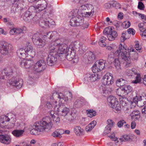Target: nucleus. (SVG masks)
<instances>
[{
  "instance_id": "obj_2",
  "label": "nucleus",
  "mask_w": 146,
  "mask_h": 146,
  "mask_svg": "<svg viewBox=\"0 0 146 146\" xmlns=\"http://www.w3.org/2000/svg\"><path fill=\"white\" fill-rule=\"evenodd\" d=\"M119 49L115 52V53L111 52L108 56V61L111 62L116 58L115 55L117 54L119 57H121L126 62V66L127 67L130 66V57L128 53L126 52V48L125 46L120 44L119 47Z\"/></svg>"
},
{
  "instance_id": "obj_51",
  "label": "nucleus",
  "mask_w": 146,
  "mask_h": 146,
  "mask_svg": "<svg viewBox=\"0 0 146 146\" xmlns=\"http://www.w3.org/2000/svg\"><path fill=\"white\" fill-rule=\"evenodd\" d=\"M123 110L125 113H129L131 112V109L130 108L128 107L127 106H125L123 107Z\"/></svg>"
},
{
  "instance_id": "obj_38",
  "label": "nucleus",
  "mask_w": 146,
  "mask_h": 146,
  "mask_svg": "<svg viewBox=\"0 0 146 146\" xmlns=\"http://www.w3.org/2000/svg\"><path fill=\"white\" fill-rule=\"evenodd\" d=\"M24 132V131L22 130H15L12 132V134L16 137L21 136Z\"/></svg>"
},
{
  "instance_id": "obj_45",
  "label": "nucleus",
  "mask_w": 146,
  "mask_h": 146,
  "mask_svg": "<svg viewBox=\"0 0 146 146\" xmlns=\"http://www.w3.org/2000/svg\"><path fill=\"white\" fill-rule=\"evenodd\" d=\"M77 115L74 113H72L67 117L68 120L72 121L75 119Z\"/></svg>"
},
{
  "instance_id": "obj_44",
  "label": "nucleus",
  "mask_w": 146,
  "mask_h": 146,
  "mask_svg": "<svg viewBox=\"0 0 146 146\" xmlns=\"http://www.w3.org/2000/svg\"><path fill=\"white\" fill-rule=\"evenodd\" d=\"M94 12V11H88L84 13H82L83 14V17L84 16L85 17L89 18L92 17Z\"/></svg>"
},
{
  "instance_id": "obj_18",
  "label": "nucleus",
  "mask_w": 146,
  "mask_h": 146,
  "mask_svg": "<svg viewBox=\"0 0 146 146\" xmlns=\"http://www.w3.org/2000/svg\"><path fill=\"white\" fill-rule=\"evenodd\" d=\"M33 64V61L32 60H27L24 59L21 60L20 65L22 67L25 68H29Z\"/></svg>"
},
{
  "instance_id": "obj_3",
  "label": "nucleus",
  "mask_w": 146,
  "mask_h": 146,
  "mask_svg": "<svg viewBox=\"0 0 146 146\" xmlns=\"http://www.w3.org/2000/svg\"><path fill=\"white\" fill-rule=\"evenodd\" d=\"M52 124L50 117H46L43 120L35 123L33 126V129L30 131L32 134L36 135L38 132H43L46 129H50L52 126Z\"/></svg>"
},
{
  "instance_id": "obj_25",
  "label": "nucleus",
  "mask_w": 146,
  "mask_h": 146,
  "mask_svg": "<svg viewBox=\"0 0 146 146\" xmlns=\"http://www.w3.org/2000/svg\"><path fill=\"white\" fill-rule=\"evenodd\" d=\"M118 34L117 32L113 30L111 28L108 34V35L107 37L109 40L112 41L115 40V38H116Z\"/></svg>"
},
{
  "instance_id": "obj_28",
  "label": "nucleus",
  "mask_w": 146,
  "mask_h": 146,
  "mask_svg": "<svg viewBox=\"0 0 146 146\" xmlns=\"http://www.w3.org/2000/svg\"><path fill=\"white\" fill-rule=\"evenodd\" d=\"M140 113L139 111L135 110L130 114L131 118L134 120H138L140 117Z\"/></svg>"
},
{
  "instance_id": "obj_53",
  "label": "nucleus",
  "mask_w": 146,
  "mask_h": 146,
  "mask_svg": "<svg viewBox=\"0 0 146 146\" xmlns=\"http://www.w3.org/2000/svg\"><path fill=\"white\" fill-rule=\"evenodd\" d=\"M112 6L113 7L116 9H120L121 6L119 4L117 1H115L112 3Z\"/></svg>"
},
{
  "instance_id": "obj_24",
  "label": "nucleus",
  "mask_w": 146,
  "mask_h": 146,
  "mask_svg": "<svg viewBox=\"0 0 146 146\" xmlns=\"http://www.w3.org/2000/svg\"><path fill=\"white\" fill-rule=\"evenodd\" d=\"M85 100L83 98H81L76 100L74 102L73 108L76 109L81 107L84 104Z\"/></svg>"
},
{
  "instance_id": "obj_19",
  "label": "nucleus",
  "mask_w": 146,
  "mask_h": 146,
  "mask_svg": "<svg viewBox=\"0 0 146 146\" xmlns=\"http://www.w3.org/2000/svg\"><path fill=\"white\" fill-rule=\"evenodd\" d=\"M108 125H107L104 132V134L106 135L109 133L111 131V128L112 127L114 124L111 119H108L107 120Z\"/></svg>"
},
{
  "instance_id": "obj_14",
  "label": "nucleus",
  "mask_w": 146,
  "mask_h": 146,
  "mask_svg": "<svg viewBox=\"0 0 146 146\" xmlns=\"http://www.w3.org/2000/svg\"><path fill=\"white\" fill-rule=\"evenodd\" d=\"M133 102L137 104L138 106L142 107L146 104V96H137L133 98Z\"/></svg>"
},
{
  "instance_id": "obj_17",
  "label": "nucleus",
  "mask_w": 146,
  "mask_h": 146,
  "mask_svg": "<svg viewBox=\"0 0 146 146\" xmlns=\"http://www.w3.org/2000/svg\"><path fill=\"white\" fill-rule=\"evenodd\" d=\"M95 73H88L85 75V77L84 78V83L86 84H88L90 82L94 81L96 80L95 78L96 75Z\"/></svg>"
},
{
  "instance_id": "obj_22",
  "label": "nucleus",
  "mask_w": 146,
  "mask_h": 146,
  "mask_svg": "<svg viewBox=\"0 0 146 146\" xmlns=\"http://www.w3.org/2000/svg\"><path fill=\"white\" fill-rule=\"evenodd\" d=\"M47 3L45 0H41L36 6L38 13L44 10L47 6Z\"/></svg>"
},
{
  "instance_id": "obj_35",
  "label": "nucleus",
  "mask_w": 146,
  "mask_h": 146,
  "mask_svg": "<svg viewBox=\"0 0 146 146\" xmlns=\"http://www.w3.org/2000/svg\"><path fill=\"white\" fill-rule=\"evenodd\" d=\"M96 124V121H92L86 127V130L87 131H91L94 127Z\"/></svg>"
},
{
  "instance_id": "obj_42",
  "label": "nucleus",
  "mask_w": 146,
  "mask_h": 146,
  "mask_svg": "<svg viewBox=\"0 0 146 146\" xmlns=\"http://www.w3.org/2000/svg\"><path fill=\"white\" fill-rule=\"evenodd\" d=\"M113 64L116 68L117 70L121 69L120 63L118 58H115L113 61Z\"/></svg>"
},
{
  "instance_id": "obj_6",
  "label": "nucleus",
  "mask_w": 146,
  "mask_h": 146,
  "mask_svg": "<svg viewBox=\"0 0 146 146\" xmlns=\"http://www.w3.org/2000/svg\"><path fill=\"white\" fill-rule=\"evenodd\" d=\"M78 43L76 42L74 43H72L69 46L68 51V54H66L68 46L66 49V51L65 52V56L62 57L66 58L69 61H72L73 63H75L77 62L78 61V59L77 58V57L76 56L75 52L74 50L76 48V44ZM62 57H61V58Z\"/></svg>"
},
{
  "instance_id": "obj_29",
  "label": "nucleus",
  "mask_w": 146,
  "mask_h": 146,
  "mask_svg": "<svg viewBox=\"0 0 146 146\" xmlns=\"http://www.w3.org/2000/svg\"><path fill=\"white\" fill-rule=\"evenodd\" d=\"M12 74V72H7V71L5 70H4L2 72L1 74L0 77V80L3 82L2 80L6 79V78H7L8 76Z\"/></svg>"
},
{
  "instance_id": "obj_31",
  "label": "nucleus",
  "mask_w": 146,
  "mask_h": 146,
  "mask_svg": "<svg viewBox=\"0 0 146 146\" xmlns=\"http://www.w3.org/2000/svg\"><path fill=\"white\" fill-rule=\"evenodd\" d=\"M23 32V30L21 28L13 27L11 29L9 33L11 35H13L14 34H20Z\"/></svg>"
},
{
  "instance_id": "obj_57",
  "label": "nucleus",
  "mask_w": 146,
  "mask_h": 146,
  "mask_svg": "<svg viewBox=\"0 0 146 146\" xmlns=\"http://www.w3.org/2000/svg\"><path fill=\"white\" fill-rule=\"evenodd\" d=\"M20 6H19V7L18 8L17 6V7H12L11 11V13L15 14L17 12V9H18L19 8H20Z\"/></svg>"
},
{
  "instance_id": "obj_11",
  "label": "nucleus",
  "mask_w": 146,
  "mask_h": 146,
  "mask_svg": "<svg viewBox=\"0 0 146 146\" xmlns=\"http://www.w3.org/2000/svg\"><path fill=\"white\" fill-rule=\"evenodd\" d=\"M105 61L100 60L98 62H96L93 65L92 70L94 73H97L104 69L105 66Z\"/></svg>"
},
{
  "instance_id": "obj_23",
  "label": "nucleus",
  "mask_w": 146,
  "mask_h": 146,
  "mask_svg": "<svg viewBox=\"0 0 146 146\" xmlns=\"http://www.w3.org/2000/svg\"><path fill=\"white\" fill-rule=\"evenodd\" d=\"M8 115H5L3 117H0V125L1 126H4L2 124H3L4 122L9 121L10 118L12 119L13 117H15V115L13 114L9 113L8 114Z\"/></svg>"
},
{
  "instance_id": "obj_8",
  "label": "nucleus",
  "mask_w": 146,
  "mask_h": 146,
  "mask_svg": "<svg viewBox=\"0 0 146 146\" xmlns=\"http://www.w3.org/2000/svg\"><path fill=\"white\" fill-rule=\"evenodd\" d=\"M46 67L45 62L43 60H40L37 61L33 66L32 69L33 70L32 75H29L32 78H34L36 73L44 70Z\"/></svg>"
},
{
  "instance_id": "obj_13",
  "label": "nucleus",
  "mask_w": 146,
  "mask_h": 146,
  "mask_svg": "<svg viewBox=\"0 0 146 146\" xmlns=\"http://www.w3.org/2000/svg\"><path fill=\"white\" fill-rule=\"evenodd\" d=\"M113 81L112 75L110 73H107L104 75L102 80V83L105 86L110 85L113 83Z\"/></svg>"
},
{
  "instance_id": "obj_50",
  "label": "nucleus",
  "mask_w": 146,
  "mask_h": 146,
  "mask_svg": "<svg viewBox=\"0 0 146 146\" xmlns=\"http://www.w3.org/2000/svg\"><path fill=\"white\" fill-rule=\"evenodd\" d=\"M46 20L47 23V26L49 27L50 25H54L55 24L54 22L52 19L48 18V19H46Z\"/></svg>"
},
{
  "instance_id": "obj_20",
  "label": "nucleus",
  "mask_w": 146,
  "mask_h": 146,
  "mask_svg": "<svg viewBox=\"0 0 146 146\" xmlns=\"http://www.w3.org/2000/svg\"><path fill=\"white\" fill-rule=\"evenodd\" d=\"M0 52L1 54L6 55L9 52V46L7 43L2 42L0 44Z\"/></svg>"
},
{
  "instance_id": "obj_60",
  "label": "nucleus",
  "mask_w": 146,
  "mask_h": 146,
  "mask_svg": "<svg viewBox=\"0 0 146 146\" xmlns=\"http://www.w3.org/2000/svg\"><path fill=\"white\" fill-rule=\"evenodd\" d=\"M38 33H36L33 35L32 39L34 42L37 39V38L38 37Z\"/></svg>"
},
{
  "instance_id": "obj_1",
  "label": "nucleus",
  "mask_w": 146,
  "mask_h": 146,
  "mask_svg": "<svg viewBox=\"0 0 146 146\" xmlns=\"http://www.w3.org/2000/svg\"><path fill=\"white\" fill-rule=\"evenodd\" d=\"M60 40L57 39L52 41L49 44L50 52L46 59L47 63L49 66L55 64L58 56L61 59V57L65 56L67 45L64 43L60 44Z\"/></svg>"
},
{
  "instance_id": "obj_46",
  "label": "nucleus",
  "mask_w": 146,
  "mask_h": 146,
  "mask_svg": "<svg viewBox=\"0 0 146 146\" xmlns=\"http://www.w3.org/2000/svg\"><path fill=\"white\" fill-rule=\"evenodd\" d=\"M80 26L81 28L82 29H84L88 28L89 26L88 23L87 22H85L84 21L82 22V24L79 25Z\"/></svg>"
},
{
  "instance_id": "obj_58",
  "label": "nucleus",
  "mask_w": 146,
  "mask_h": 146,
  "mask_svg": "<svg viewBox=\"0 0 146 146\" xmlns=\"http://www.w3.org/2000/svg\"><path fill=\"white\" fill-rule=\"evenodd\" d=\"M109 137H110L112 140L115 141V143H117L118 142V141H117V139L115 137L114 134H112V135H111L109 136Z\"/></svg>"
},
{
  "instance_id": "obj_30",
  "label": "nucleus",
  "mask_w": 146,
  "mask_h": 146,
  "mask_svg": "<svg viewBox=\"0 0 146 146\" xmlns=\"http://www.w3.org/2000/svg\"><path fill=\"white\" fill-rule=\"evenodd\" d=\"M57 35V33L56 31H49L46 33L44 36V38H47L50 39L52 38L53 37Z\"/></svg>"
},
{
  "instance_id": "obj_7",
  "label": "nucleus",
  "mask_w": 146,
  "mask_h": 146,
  "mask_svg": "<svg viewBox=\"0 0 146 146\" xmlns=\"http://www.w3.org/2000/svg\"><path fill=\"white\" fill-rule=\"evenodd\" d=\"M108 104L109 106L113 108V111L117 113L121 110V105L114 97L110 96L108 98Z\"/></svg>"
},
{
  "instance_id": "obj_49",
  "label": "nucleus",
  "mask_w": 146,
  "mask_h": 146,
  "mask_svg": "<svg viewBox=\"0 0 146 146\" xmlns=\"http://www.w3.org/2000/svg\"><path fill=\"white\" fill-rule=\"evenodd\" d=\"M123 88H124V90L127 92V94L131 92L133 90L132 87L129 85L125 86Z\"/></svg>"
},
{
  "instance_id": "obj_10",
  "label": "nucleus",
  "mask_w": 146,
  "mask_h": 146,
  "mask_svg": "<svg viewBox=\"0 0 146 146\" xmlns=\"http://www.w3.org/2000/svg\"><path fill=\"white\" fill-rule=\"evenodd\" d=\"M7 83H9L10 85L17 88H21L23 84V80L21 79L15 77L9 79Z\"/></svg>"
},
{
  "instance_id": "obj_63",
  "label": "nucleus",
  "mask_w": 146,
  "mask_h": 146,
  "mask_svg": "<svg viewBox=\"0 0 146 146\" xmlns=\"http://www.w3.org/2000/svg\"><path fill=\"white\" fill-rule=\"evenodd\" d=\"M88 0H72V1L75 3H80L82 4L84 2Z\"/></svg>"
},
{
  "instance_id": "obj_54",
  "label": "nucleus",
  "mask_w": 146,
  "mask_h": 146,
  "mask_svg": "<svg viewBox=\"0 0 146 146\" xmlns=\"http://www.w3.org/2000/svg\"><path fill=\"white\" fill-rule=\"evenodd\" d=\"M86 10L87 11H94V7L93 6L90 4H88L87 10Z\"/></svg>"
},
{
  "instance_id": "obj_9",
  "label": "nucleus",
  "mask_w": 146,
  "mask_h": 146,
  "mask_svg": "<svg viewBox=\"0 0 146 146\" xmlns=\"http://www.w3.org/2000/svg\"><path fill=\"white\" fill-rule=\"evenodd\" d=\"M127 73L129 76H133L135 77V80L132 81V83L137 84L141 82H142V80L141 78L140 74L137 73V71L135 68H133L131 70H127Z\"/></svg>"
},
{
  "instance_id": "obj_34",
  "label": "nucleus",
  "mask_w": 146,
  "mask_h": 146,
  "mask_svg": "<svg viewBox=\"0 0 146 146\" xmlns=\"http://www.w3.org/2000/svg\"><path fill=\"white\" fill-rule=\"evenodd\" d=\"M63 130L62 129L57 130L54 131L52 134V136L54 137H58L60 138L61 135L63 133Z\"/></svg>"
},
{
  "instance_id": "obj_64",
  "label": "nucleus",
  "mask_w": 146,
  "mask_h": 146,
  "mask_svg": "<svg viewBox=\"0 0 146 146\" xmlns=\"http://www.w3.org/2000/svg\"><path fill=\"white\" fill-rule=\"evenodd\" d=\"M142 32L143 33L142 35V38L143 40H146V29H144L143 31Z\"/></svg>"
},
{
  "instance_id": "obj_43",
  "label": "nucleus",
  "mask_w": 146,
  "mask_h": 146,
  "mask_svg": "<svg viewBox=\"0 0 146 146\" xmlns=\"http://www.w3.org/2000/svg\"><path fill=\"white\" fill-rule=\"evenodd\" d=\"M87 115L90 117L95 116L96 115V112L93 110H87Z\"/></svg>"
},
{
  "instance_id": "obj_4",
  "label": "nucleus",
  "mask_w": 146,
  "mask_h": 146,
  "mask_svg": "<svg viewBox=\"0 0 146 146\" xmlns=\"http://www.w3.org/2000/svg\"><path fill=\"white\" fill-rule=\"evenodd\" d=\"M69 16L72 17L70 19V25L73 27L79 26L82 24L84 21L83 15L81 11L77 9L71 11L69 13Z\"/></svg>"
},
{
  "instance_id": "obj_21",
  "label": "nucleus",
  "mask_w": 146,
  "mask_h": 146,
  "mask_svg": "<svg viewBox=\"0 0 146 146\" xmlns=\"http://www.w3.org/2000/svg\"><path fill=\"white\" fill-rule=\"evenodd\" d=\"M11 138L9 135L2 134L0 135V141L1 143L4 144H8L11 143Z\"/></svg>"
},
{
  "instance_id": "obj_5",
  "label": "nucleus",
  "mask_w": 146,
  "mask_h": 146,
  "mask_svg": "<svg viewBox=\"0 0 146 146\" xmlns=\"http://www.w3.org/2000/svg\"><path fill=\"white\" fill-rule=\"evenodd\" d=\"M18 56L20 57H30V59L32 58L35 55V50L32 46L28 44L25 49L20 48L17 51Z\"/></svg>"
},
{
  "instance_id": "obj_47",
  "label": "nucleus",
  "mask_w": 146,
  "mask_h": 146,
  "mask_svg": "<svg viewBox=\"0 0 146 146\" xmlns=\"http://www.w3.org/2000/svg\"><path fill=\"white\" fill-rule=\"evenodd\" d=\"M88 56L89 57L88 58V60H89L92 61L95 59V56L92 52H90Z\"/></svg>"
},
{
  "instance_id": "obj_55",
  "label": "nucleus",
  "mask_w": 146,
  "mask_h": 146,
  "mask_svg": "<svg viewBox=\"0 0 146 146\" xmlns=\"http://www.w3.org/2000/svg\"><path fill=\"white\" fill-rule=\"evenodd\" d=\"M144 23H141L139 24L138 26L141 32H143V30L145 29L144 27Z\"/></svg>"
},
{
  "instance_id": "obj_26",
  "label": "nucleus",
  "mask_w": 146,
  "mask_h": 146,
  "mask_svg": "<svg viewBox=\"0 0 146 146\" xmlns=\"http://www.w3.org/2000/svg\"><path fill=\"white\" fill-rule=\"evenodd\" d=\"M49 113L54 122L56 124L59 123L60 119L58 115L56 114V113H55L54 111L53 110L51 111H49Z\"/></svg>"
},
{
  "instance_id": "obj_52",
  "label": "nucleus",
  "mask_w": 146,
  "mask_h": 146,
  "mask_svg": "<svg viewBox=\"0 0 146 146\" xmlns=\"http://www.w3.org/2000/svg\"><path fill=\"white\" fill-rule=\"evenodd\" d=\"M126 123V122L124 120H121L118 122L117 125L118 127H122L124 123Z\"/></svg>"
},
{
  "instance_id": "obj_16",
  "label": "nucleus",
  "mask_w": 146,
  "mask_h": 146,
  "mask_svg": "<svg viewBox=\"0 0 146 146\" xmlns=\"http://www.w3.org/2000/svg\"><path fill=\"white\" fill-rule=\"evenodd\" d=\"M54 110L58 114L64 116L66 115L70 111L69 109L68 108H62L61 106L57 105L54 106Z\"/></svg>"
},
{
  "instance_id": "obj_15",
  "label": "nucleus",
  "mask_w": 146,
  "mask_h": 146,
  "mask_svg": "<svg viewBox=\"0 0 146 146\" xmlns=\"http://www.w3.org/2000/svg\"><path fill=\"white\" fill-rule=\"evenodd\" d=\"M56 95L61 100L62 102L64 101L65 102L70 101L72 98V95L71 93L68 91L65 92L64 94L63 93H56Z\"/></svg>"
},
{
  "instance_id": "obj_12",
  "label": "nucleus",
  "mask_w": 146,
  "mask_h": 146,
  "mask_svg": "<svg viewBox=\"0 0 146 146\" xmlns=\"http://www.w3.org/2000/svg\"><path fill=\"white\" fill-rule=\"evenodd\" d=\"M20 10L21 13L24 12L23 18L25 21L29 23L32 21L34 18V15L30 13L29 11H26L27 9L25 7L24 8L20 7Z\"/></svg>"
},
{
  "instance_id": "obj_61",
  "label": "nucleus",
  "mask_w": 146,
  "mask_h": 146,
  "mask_svg": "<svg viewBox=\"0 0 146 146\" xmlns=\"http://www.w3.org/2000/svg\"><path fill=\"white\" fill-rule=\"evenodd\" d=\"M111 28H105L104 31V33L105 35H106L107 36L108 35V34L109 31H110Z\"/></svg>"
},
{
  "instance_id": "obj_33",
  "label": "nucleus",
  "mask_w": 146,
  "mask_h": 146,
  "mask_svg": "<svg viewBox=\"0 0 146 146\" xmlns=\"http://www.w3.org/2000/svg\"><path fill=\"white\" fill-rule=\"evenodd\" d=\"M45 14H43L42 16V18L39 20V26L42 27H44L45 26H47V21L46 19L45 18Z\"/></svg>"
},
{
  "instance_id": "obj_41",
  "label": "nucleus",
  "mask_w": 146,
  "mask_h": 146,
  "mask_svg": "<svg viewBox=\"0 0 146 146\" xmlns=\"http://www.w3.org/2000/svg\"><path fill=\"white\" fill-rule=\"evenodd\" d=\"M106 40L105 37L102 36L100 39V41L98 43L99 45L101 47H104L106 45V43L105 42Z\"/></svg>"
},
{
  "instance_id": "obj_37",
  "label": "nucleus",
  "mask_w": 146,
  "mask_h": 146,
  "mask_svg": "<svg viewBox=\"0 0 146 146\" xmlns=\"http://www.w3.org/2000/svg\"><path fill=\"white\" fill-rule=\"evenodd\" d=\"M130 35L126 31H124L122 34V36L121 37V41L123 42L125 40L129 38Z\"/></svg>"
},
{
  "instance_id": "obj_39",
  "label": "nucleus",
  "mask_w": 146,
  "mask_h": 146,
  "mask_svg": "<svg viewBox=\"0 0 146 146\" xmlns=\"http://www.w3.org/2000/svg\"><path fill=\"white\" fill-rule=\"evenodd\" d=\"M117 94L120 96H123L127 95V92L124 90V88H120L118 90Z\"/></svg>"
},
{
  "instance_id": "obj_62",
  "label": "nucleus",
  "mask_w": 146,
  "mask_h": 146,
  "mask_svg": "<svg viewBox=\"0 0 146 146\" xmlns=\"http://www.w3.org/2000/svg\"><path fill=\"white\" fill-rule=\"evenodd\" d=\"M9 21L7 23V24L8 25L9 27L11 29L13 27V26L14 24L10 20H9Z\"/></svg>"
},
{
  "instance_id": "obj_32",
  "label": "nucleus",
  "mask_w": 146,
  "mask_h": 146,
  "mask_svg": "<svg viewBox=\"0 0 146 146\" xmlns=\"http://www.w3.org/2000/svg\"><path fill=\"white\" fill-rule=\"evenodd\" d=\"M33 43L36 45L40 46L41 48L43 47L46 44L44 40H42L39 37L37 38V39Z\"/></svg>"
},
{
  "instance_id": "obj_36",
  "label": "nucleus",
  "mask_w": 146,
  "mask_h": 146,
  "mask_svg": "<svg viewBox=\"0 0 146 146\" xmlns=\"http://www.w3.org/2000/svg\"><path fill=\"white\" fill-rule=\"evenodd\" d=\"M127 81L122 79L120 78L117 80L116 82V85L118 87L123 86L127 84Z\"/></svg>"
},
{
  "instance_id": "obj_27",
  "label": "nucleus",
  "mask_w": 146,
  "mask_h": 146,
  "mask_svg": "<svg viewBox=\"0 0 146 146\" xmlns=\"http://www.w3.org/2000/svg\"><path fill=\"white\" fill-rule=\"evenodd\" d=\"M30 13H32L34 15L39 17V15L40 14V13H39L37 9V6L35 7L34 6H31L29 7V11ZM39 18L40 17H38Z\"/></svg>"
},
{
  "instance_id": "obj_59",
  "label": "nucleus",
  "mask_w": 146,
  "mask_h": 146,
  "mask_svg": "<svg viewBox=\"0 0 146 146\" xmlns=\"http://www.w3.org/2000/svg\"><path fill=\"white\" fill-rule=\"evenodd\" d=\"M126 31L130 35L131 34L133 35H134L135 34V31L132 28H129Z\"/></svg>"
},
{
  "instance_id": "obj_56",
  "label": "nucleus",
  "mask_w": 146,
  "mask_h": 146,
  "mask_svg": "<svg viewBox=\"0 0 146 146\" xmlns=\"http://www.w3.org/2000/svg\"><path fill=\"white\" fill-rule=\"evenodd\" d=\"M138 8L140 10H143L144 9V6L143 4L141 2H139L138 3Z\"/></svg>"
},
{
  "instance_id": "obj_40",
  "label": "nucleus",
  "mask_w": 146,
  "mask_h": 146,
  "mask_svg": "<svg viewBox=\"0 0 146 146\" xmlns=\"http://www.w3.org/2000/svg\"><path fill=\"white\" fill-rule=\"evenodd\" d=\"M83 131V130L79 126H75L74 128V131L77 135H80Z\"/></svg>"
},
{
  "instance_id": "obj_48",
  "label": "nucleus",
  "mask_w": 146,
  "mask_h": 146,
  "mask_svg": "<svg viewBox=\"0 0 146 146\" xmlns=\"http://www.w3.org/2000/svg\"><path fill=\"white\" fill-rule=\"evenodd\" d=\"M130 138V136L127 135H125L123 136L120 138L121 141H125L129 140Z\"/></svg>"
}]
</instances>
